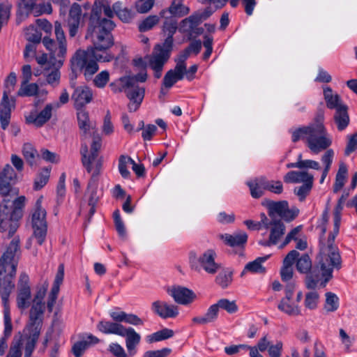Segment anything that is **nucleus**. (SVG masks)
<instances>
[{"mask_svg": "<svg viewBox=\"0 0 357 357\" xmlns=\"http://www.w3.org/2000/svg\"><path fill=\"white\" fill-rule=\"evenodd\" d=\"M98 11L94 10L86 38H91L93 47L87 50H78L70 59V85L75 87L78 73H82L86 81L93 79L99 69L97 61L109 62L114 56L107 50L113 45L112 31L115 24L109 20L100 21Z\"/></svg>", "mask_w": 357, "mask_h": 357, "instance_id": "obj_1", "label": "nucleus"}, {"mask_svg": "<svg viewBox=\"0 0 357 357\" xmlns=\"http://www.w3.org/2000/svg\"><path fill=\"white\" fill-rule=\"evenodd\" d=\"M328 220V213L324 212L321 222L317 226V229L320 231L319 252L317 257L319 270L314 277V287H325L333 278V269L341 268V256L338 248L334 244L338 234L330 232L327 238L325 236Z\"/></svg>", "mask_w": 357, "mask_h": 357, "instance_id": "obj_2", "label": "nucleus"}, {"mask_svg": "<svg viewBox=\"0 0 357 357\" xmlns=\"http://www.w3.org/2000/svg\"><path fill=\"white\" fill-rule=\"evenodd\" d=\"M20 255V238L14 237L0 258V293L3 307L15 287L14 278Z\"/></svg>", "mask_w": 357, "mask_h": 357, "instance_id": "obj_3", "label": "nucleus"}, {"mask_svg": "<svg viewBox=\"0 0 357 357\" xmlns=\"http://www.w3.org/2000/svg\"><path fill=\"white\" fill-rule=\"evenodd\" d=\"M54 33L56 41L48 36H45L42 42L45 48L50 52V63L55 68L46 75L47 82L52 86H56L60 80V71L59 70L64 62L67 54V41L64 31L59 22L54 23Z\"/></svg>", "mask_w": 357, "mask_h": 357, "instance_id": "obj_4", "label": "nucleus"}, {"mask_svg": "<svg viewBox=\"0 0 357 357\" xmlns=\"http://www.w3.org/2000/svg\"><path fill=\"white\" fill-rule=\"evenodd\" d=\"M97 328L105 334L125 337L129 356L132 357L137 354V347L140 342L141 336L133 328H127L121 324L112 323L109 321H100L97 325Z\"/></svg>", "mask_w": 357, "mask_h": 357, "instance_id": "obj_5", "label": "nucleus"}, {"mask_svg": "<svg viewBox=\"0 0 357 357\" xmlns=\"http://www.w3.org/2000/svg\"><path fill=\"white\" fill-rule=\"evenodd\" d=\"M16 84V75L15 73H10L6 80V88L0 103V123L1 128L5 130L8 128L10 118L11 111L15 107V99L11 98L9 99L8 93L10 91V87H13Z\"/></svg>", "mask_w": 357, "mask_h": 357, "instance_id": "obj_6", "label": "nucleus"}, {"mask_svg": "<svg viewBox=\"0 0 357 357\" xmlns=\"http://www.w3.org/2000/svg\"><path fill=\"white\" fill-rule=\"evenodd\" d=\"M43 197L37 199L35 204L34 211L32 213V227L33 229V236L36 238L37 243L41 245L45 240L47 234L46 211L42 207Z\"/></svg>", "mask_w": 357, "mask_h": 357, "instance_id": "obj_7", "label": "nucleus"}, {"mask_svg": "<svg viewBox=\"0 0 357 357\" xmlns=\"http://www.w3.org/2000/svg\"><path fill=\"white\" fill-rule=\"evenodd\" d=\"M215 253L212 250H208L202 256L197 257L195 251L189 252V263L190 268L199 272L201 268L210 274L215 273L220 268V265L215 261Z\"/></svg>", "mask_w": 357, "mask_h": 357, "instance_id": "obj_8", "label": "nucleus"}, {"mask_svg": "<svg viewBox=\"0 0 357 357\" xmlns=\"http://www.w3.org/2000/svg\"><path fill=\"white\" fill-rule=\"evenodd\" d=\"M43 323L29 321L24 330L26 344L24 357H31L40 334Z\"/></svg>", "mask_w": 357, "mask_h": 357, "instance_id": "obj_9", "label": "nucleus"}, {"mask_svg": "<svg viewBox=\"0 0 357 357\" xmlns=\"http://www.w3.org/2000/svg\"><path fill=\"white\" fill-rule=\"evenodd\" d=\"M101 148V139L99 137H94L91 145V153L88 155V146L85 140L82 141L80 154L82 156V163L86 168L88 173L93 169V161L98 157V153Z\"/></svg>", "mask_w": 357, "mask_h": 357, "instance_id": "obj_10", "label": "nucleus"}, {"mask_svg": "<svg viewBox=\"0 0 357 357\" xmlns=\"http://www.w3.org/2000/svg\"><path fill=\"white\" fill-rule=\"evenodd\" d=\"M17 182V175L13 167L7 164L0 171V195L7 196Z\"/></svg>", "mask_w": 357, "mask_h": 357, "instance_id": "obj_11", "label": "nucleus"}, {"mask_svg": "<svg viewBox=\"0 0 357 357\" xmlns=\"http://www.w3.org/2000/svg\"><path fill=\"white\" fill-rule=\"evenodd\" d=\"M25 197L20 196L11 202L10 199H3L0 204L1 213L5 215H10L11 219L18 220L22 217V209L24 205Z\"/></svg>", "mask_w": 357, "mask_h": 357, "instance_id": "obj_12", "label": "nucleus"}, {"mask_svg": "<svg viewBox=\"0 0 357 357\" xmlns=\"http://www.w3.org/2000/svg\"><path fill=\"white\" fill-rule=\"evenodd\" d=\"M48 288V284L45 283L36 292L34 298V304L33 305L29 314V321L43 323L41 316L44 312V304L43 300L46 294Z\"/></svg>", "mask_w": 357, "mask_h": 357, "instance_id": "obj_13", "label": "nucleus"}, {"mask_svg": "<svg viewBox=\"0 0 357 357\" xmlns=\"http://www.w3.org/2000/svg\"><path fill=\"white\" fill-rule=\"evenodd\" d=\"M332 144V138L324 125L314 128V153L327 149Z\"/></svg>", "mask_w": 357, "mask_h": 357, "instance_id": "obj_14", "label": "nucleus"}, {"mask_svg": "<svg viewBox=\"0 0 357 357\" xmlns=\"http://www.w3.org/2000/svg\"><path fill=\"white\" fill-rule=\"evenodd\" d=\"M270 234L268 240L260 241L259 244L270 247L278 244L280 238L285 233V225L281 220H272V224L269 226Z\"/></svg>", "mask_w": 357, "mask_h": 357, "instance_id": "obj_15", "label": "nucleus"}, {"mask_svg": "<svg viewBox=\"0 0 357 357\" xmlns=\"http://www.w3.org/2000/svg\"><path fill=\"white\" fill-rule=\"evenodd\" d=\"M151 310L162 319L174 318L178 314L176 305H169L167 302L159 300L152 303Z\"/></svg>", "mask_w": 357, "mask_h": 357, "instance_id": "obj_16", "label": "nucleus"}, {"mask_svg": "<svg viewBox=\"0 0 357 357\" xmlns=\"http://www.w3.org/2000/svg\"><path fill=\"white\" fill-rule=\"evenodd\" d=\"M52 109V104H47L38 114L31 112L26 116V123L27 124H33L36 127L40 128L51 119Z\"/></svg>", "mask_w": 357, "mask_h": 357, "instance_id": "obj_17", "label": "nucleus"}, {"mask_svg": "<svg viewBox=\"0 0 357 357\" xmlns=\"http://www.w3.org/2000/svg\"><path fill=\"white\" fill-rule=\"evenodd\" d=\"M168 294L173 297L176 303L181 305L190 304L196 298L195 294L192 290L181 286L174 287L168 290Z\"/></svg>", "mask_w": 357, "mask_h": 357, "instance_id": "obj_18", "label": "nucleus"}, {"mask_svg": "<svg viewBox=\"0 0 357 357\" xmlns=\"http://www.w3.org/2000/svg\"><path fill=\"white\" fill-rule=\"evenodd\" d=\"M93 93L91 89L86 86H80L75 89L72 94V99L75 102V106L77 109H82L84 106L92 100Z\"/></svg>", "mask_w": 357, "mask_h": 357, "instance_id": "obj_19", "label": "nucleus"}, {"mask_svg": "<svg viewBox=\"0 0 357 357\" xmlns=\"http://www.w3.org/2000/svg\"><path fill=\"white\" fill-rule=\"evenodd\" d=\"M297 271L303 274H307L305 279L306 287L309 289H312V275L310 273L312 267V262L307 254L302 255L296 261Z\"/></svg>", "mask_w": 357, "mask_h": 357, "instance_id": "obj_20", "label": "nucleus"}, {"mask_svg": "<svg viewBox=\"0 0 357 357\" xmlns=\"http://www.w3.org/2000/svg\"><path fill=\"white\" fill-rule=\"evenodd\" d=\"M189 12V8L183 4V0H173L167 9L160 11V15L161 17H165V15L169 14L173 17H181L188 15Z\"/></svg>", "mask_w": 357, "mask_h": 357, "instance_id": "obj_21", "label": "nucleus"}, {"mask_svg": "<svg viewBox=\"0 0 357 357\" xmlns=\"http://www.w3.org/2000/svg\"><path fill=\"white\" fill-rule=\"evenodd\" d=\"M347 105L337 108L333 114V121L338 131H344L350 123Z\"/></svg>", "mask_w": 357, "mask_h": 357, "instance_id": "obj_22", "label": "nucleus"}, {"mask_svg": "<svg viewBox=\"0 0 357 357\" xmlns=\"http://www.w3.org/2000/svg\"><path fill=\"white\" fill-rule=\"evenodd\" d=\"M323 95L326 107L329 109H335V111L337 108L347 105L342 102L340 96L337 93L333 94V89L330 86H323Z\"/></svg>", "mask_w": 357, "mask_h": 357, "instance_id": "obj_23", "label": "nucleus"}, {"mask_svg": "<svg viewBox=\"0 0 357 357\" xmlns=\"http://www.w3.org/2000/svg\"><path fill=\"white\" fill-rule=\"evenodd\" d=\"M291 139L293 142L303 140L307 142L308 148L312 151V127L299 128L291 132Z\"/></svg>", "mask_w": 357, "mask_h": 357, "instance_id": "obj_24", "label": "nucleus"}, {"mask_svg": "<svg viewBox=\"0 0 357 357\" xmlns=\"http://www.w3.org/2000/svg\"><path fill=\"white\" fill-rule=\"evenodd\" d=\"M225 243L231 247H243L248 241V235L244 231L233 234H225L220 236Z\"/></svg>", "mask_w": 357, "mask_h": 357, "instance_id": "obj_25", "label": "nucleus"}, {"mask_svg": "<svg viewBox=\"0 0 357 357\" xmlns=\"http://www.w3.org/2000/svg\"><path fill=\"white\" fill-rule=\"evenodd\" d=\"M284 181L287 183H299L312 181V176L305 170L290 171L284 176Z\"/></svg>", "mask_w": 357, "mask_h": 357, "instance_id": "obj_26", "label": "nucleus"}, {"mask_svg": "<svg viewBox=\"0 0 357 357\" xmlns=\"http://www.w3.org/2000/svg\"><path fill=\"white\" fill-rule=\"evenodd\" d=\"M218 312L217 306L215 304L211 305L204 315L193 317L192 321L199 325H206L213 323L218 317Z\"/></svg>", "mask_w": 357, "mask_h": 357, "instance_id": "obj_27", "label": "nucleus"}, {"mask_svg": "<svg viewBox=\"0 0 357 357\" xmlns=\"http://www.w3.org/2000/svg\"><path fill=\"white\" fill-rule=\"evenodd\" d=\"M78 127L81 130L80 139L81 141L86 139L87 133L92 128L89 120V113L84 109H80L77 113Z\"/></svg>", "mask_w": 357, "mask_h": 357, "instance_id": "obj_28", "label": "nucleus"}, {"mask_svg": "<svg viewBox=\"0 0 357 357\" xmlns=\"http://www.w3.org/2000/svg\"><path fill=\"white\" fill-rule=\"evenodd\" d=\"M123 88L130 102L142 104L145 95V88L139 85L123 86Z\"/></svg>", "mask_w": 357, "mask_h": 357, "instance_id": "obj_29", "label": "nucleus"}, {"mask_svg": "<svg viewBox=\"0 0 357 357\" xmlns=\"http://www.w3.org/2000/svg\"><path fill=\"white\" fill-rule=\"evenodd\" d=\"M36 1L37 0H22V4L17 13L16 22L17 24L27 18L31 12L35 14Z\"/></svg>", "mask_w": 357, "mask_h": 357, "instance_id": "obj_30", "label": "nucleus"}, {"mask_svg": "<svg viewBox=\"0 0 357 357\" xmlns=\"http://www.w3.org/2000/svg\"><path fill=\"white\" fill-rule=\"evenodd\" d=\"M270 256V255H268L264 257H259L254 261L248 263L242 271L241 276H243L248 271L253 273H264L266 268L262 266V264L269 259Z\"/></svg>", "mask_w": 357, "mask_h": 357, "instance_id": "obj_31", "label": "nucleus"}, {"mask_svg": "<svg viewBox=\"0 0 357 357\" xmlns=\"http://www.w3.org/2000/svg\"><path fill=\"white\" fill-rule=\"evenodd\" d=\"M288 206L287 201H278L275 202L272 200H268L266 202V207L268 210V215L272 220H276L275 218V215H278L281 217L284 210Z\"/></svg>", "mask_w": 357, "mask_h": 357, "instance_id": "obj_32", "label": "nucleus"}, {"mask_svg": "<svg viewBox=\"0 0 357 357\" xmlns=\"http://www.w3.org/2000/svg\"><path fill=\"white\" fill-rule=\"evenodd\" d=\"M264 177L261 176L250 180L246 183L250 188V195L255 199H258L264 195L265 188L262 185Z\"/></svg>", "mask_w": 357, "mask_h": 357, "instance_id": "obj_33", "label": "nucleus"}, {"mask_svg": "<svg viewBox=\"0 0 357 357\" xmlns=\"http://www.w3.org/2000/svg\"><path fill=\"white\" fill-rule=\"evenodd\" d=\"M97 10L98 11V16H99V20L100 21L102 22V20H109V21H111L114 23V22L112 20H111V18L113 17L114 16V11H113V9L110 7L109 4L108 3H101L100 6H96L95 8H93L92 10H91V16H90V18H89V26H90V24H91V16L93 15V13L94 10ZM89 26H88L89 28Z\"/></svg>", "mask_w": 357, "mask_h": 357, "instance_id": "obj_34", "label": "nucleus"}, {"mask_svg": "<svg viewBox=\"0 0 357 357\" xmlns=\"http://www.w3.org/2000/svg\"><path fill=\"white\" fill-rule=\"evenodd\" d=\"M199 24L197 17L192 14L180 22L178 31L181 33H188L189 39H191L192 30L195 29V26H198Z\"/></svg>", "mask_w": 357, "mask_h": 357, "instance_id": "obj_35", "label": "nucleus"}, {"mask_svg": "<svg viewBox=\"0 0 357 357\" xmlns=\"http://www.w3.org/2000/svg\"><path fill=\"white\" fill-rule=\"evenodd\" d=\"M291 299H288L287 297H284L278 305V308L289 314V315H298L300 314V309L298 305L293 302H291Z\"/></svg>", "mask_w": 357, "mask_h": 357, "instance_id": "obj_36", "label": "nucleus"}, {"mask_svg": "<svg viewBox=\"0 0 357 357\" xmlns=\"http://www.w3.org/2000/svg\"><path fill=\"white\" fill-rule=\"evenodd\" d=\"M22 153L31 167L36 165V160L40 158V155L32 144L29 143L24 144L22 148Z\"/></svg>", "mask_w": 357, "mask_h": 357, "instance_id": "obj_37", "label": "nucleus"}, {"mask_svg": "<svg viewBox=\"0 0 357 357\" xmlns=\"http://www.w3.org/2000/svg\"><path fill=\"white\" fill-rule=\"evenodd\" d=\"M6 218H1L0 220V231L4 232L8 231L7 238L12 237L15 233L18 225L17 222H13V220H15V219H11L10 215H5Z\"/></svg>", "mask_w": 357, "mask_h": 357, "instance_id": "obj_38", "label": "nucleus"}, {"mask_svg": "<svg viewBox=\"0 0 357 357\" xmlns=\"http://www.w3.org/2000/svg\"><path fill=\"white\" fill-rule=\"evenodd\" d=\"M347 174V168L344 164H341L335 176V181L333 185V192L337 193L344 185L345 180Z\"/></svg>", "mask_w": 357, "mask_h": 357, "instance_id": "obj_39", "label": "nucleus"}, {"mask_svg": "<svg viewBox=\"0 0 357 357\" xmlns=\"http://www.w3.org/2000/svg\"><path fill=\"white\" fill-rule=\"evenodd\" d=\"M169 58L167 53L163 54L158 50L149 59V66L151 68H163Z\"/></svg>", "mask_w": 357, "mask_h": 357, "instance_id": "obj_40", "label": "nucleus"}, {"mask_svg": "<svg viewBox=\"0 0 357 357\" xmlns=\"http://www.w3.org/2000/svg\"><path fill=\"white\" fill-rule=\"evenodd\" d=\"M334 156V151L332 149H328L321 158V162L324 166L322 170L321 176L319 181L320 183H323L331 166L333 158Z\"/></svg>", "mask_w": 357, "mask_h": 357, "instance_id": "obj_41", "label": "nucleus"}, {"mask_svg": "<svg viewBox=\"0 0 357 357\" xmlns=\"http://www.w3.org/2000/svg\"><path fill=\"white\" fill-rule=\"evenodd\" d=\"M147 79V73L144 70L138 74L133 76H128L120 78V82L123 86L139 85L138 82H144Z\"/></svg>", "mask_w": 357, "mask_h": 357, "instance_id": "obj_42", "label": "nucleus"}, {"mask_svg": "<svg viewBox=\"0 0 357 357\" xmlns=\"http://www.w3.org/2000/svg\"><path fill=\"white\" fill-rule=\"evenodd\" d=\"M233 272L229 269L222 271L215 278V282L221 288L226 289L232 282Z\"/></svg>", "mask_w": 357, "mask_h": 357, "instance_id": "obj_43", "label": "nucleus"}, {"mask_svg": "<svg viewBox=\"0 0 357 357\" xmlns=\"http://www.w3.org/2000/svg\"><path fill=\"white\" fill-rule=\"evenodd\" d=\"M31 290L29 286H23L17 295V306L20 309L26 308L29 305Z\"/></svg>", "mask_w": 357, "mask_h": 357, "instance_id": "obj_44", "label": "nucleus"}, {"mask_svg": "<svg viewBox=\"0 0 357 357\" xmlns=\"http://www.w3.org/2000/svg\"><path fill=\"white\" fill-rule=\"evenodd\" d=\"M38 85L36 83H24L22 82L21 87L17 91V95L21 97H30L38 94Z\"/></svg>", "mask_w": 357, "mask_h": 357, "instance_id": "obj_45", "label": "nucleus"}, {"mask_svg": "<svg viewBox=\"0 0 357 357\" xmlns=\"http://www.w3.org/2000/svg\"><path fill=\"white\" fill-rule=\"evenodd\" d=\"M262 185L266 190L276 195H280L283 192V185L280 181L268 180L264 177Z\"/></svg>", "mask_w": 357, "mask_h": 357, "instance_id": "obj_46", "label": "nucleus"}, {"mask_svg": "<svg viewBox=\"0 0 357 357\" xmlns=\"http://www.w3.org/2000/svg\"><path fill=\"white\" fill-rule=\"evenodd\" d=\"M174 335V331L169 328H164L155 332L147 337L148 341L151 343L159 342L172 337Z\"/></svg>", "mask_w": 357, "mask_h": 357, "instance_id": "obj_47", "label": "nucleus"}, {"mask_svg": "<svg viewBox=\"0 0 357 357\" xmlns=\"http://www.w3.org/2000/svg\"><path fill=\"white\" fill-rule=\"evenodd\" d=\"M132 162H133V160L129 156L121 155L119 157L118 168H119V173L123 178H129V176L130 175V172L128 169L127 167H128V165L129 163L131 164Z\"/></svg>", "mask_w": 357, "mask_h": 357, "instance_id": "obj_48", "label": "nucleus"}, {"mask_svg": "<svg viewBox=\"0 0 357 357\" xmlns=\"http://www.w3.org/2000/svg\"><path fill=\"white\" fill-rule=\"evenodd\" d=\"M339 307V298L336 294L332 292L326 294V303L324 308L327 312H335Z\"/></svg>", "mask_w": 357, "mask_h": 357, "instance_id": "obj_49", "label": "nucleus"}, {"mask_svg": "<svg viewBox=\"0 0 357 357\" xmlns=\"http://www.w3.org/2000/svg\"><path fill=\"white\" fill-rule=\"evenodd\" d=\"M215 305L219 311L220 308L226 310L229 314H233L237 312L238 306L234 301H229L227 298L220 299Z\"/></svg>", "mask_w": 357, "mask_h": 357, "instance_id": "obj_50", "label": "nucleus"}, {"mask_svg": "<svg viewBox=\"0 0 357 357\" xmlns=\"http://www.w3.org/2000/svg\"><path fill=\"white\" fill-rule=\"evenodd\" d=\"M50 169L48 168L43 169L38 174L34 181V189L38 190L43 188L48 182L50 178Z\"/></svg>", "mask_w": 357, "mask_h": 357, "instance_id": "obj_51", "label": "nucleus"}, {"mask_svg": "<svg viewBox=\"0 0 357 357\" xmlns=\"http://www.w3.org/2000/svg\"><path fill=\"white\" fill-rule=\"evenodd\" d=\"M159 22V17L157 15H149L142 21L139 24L140 32H145L151 30Z\"/></svg>", "mask_w": 357, "mask_h": 357, "instance_id": "obj_52", "label": "nucleus"}, {"mask_svg": "<svg viewBox=\"0 0 357 357\" xmlns=\"http://www.w3.org/2000/svg\"><path fill=\"white\" fill-rule=\"evenodd\" d=\"M344 204L337 202L333 211V231L335 234H338L340 230V222L342 218V211Z\"/></svg>", "mask_w": 357, "mask_h": 357, "instance_id": "obj_53", "label": "nucleus"}, {"mask_svg": "<svg viewBox=\"0 0 357 357\" xmlns=\"http://www.w3.org/2000/svg\"><path fill=\"white\" fill-rule=\"evenodd\" d=\"M164 18H165V21L163 24V31L167 32L168 36H174L178 29L177 21L174 17H169L167 15Z\"/></svg>", "mask_w": 357, "mask_h": 357, "instance_id": "obj_54", "label": "nucleus"}, {"mask_svg": "<svg viewBox=\"0 0 357 357\" xmlns=\"http://www.w3.org/2000/svg\"><path fill=\"white\" fill-rule=\"evenodd\" d=\"M87 192L89 193V205H96L99 197L97 195V184L96 180H90L87 186Z\"/></svg>", "mask_w": 357, "mask_h": 357, "instance_id": "obj_55", "label": "nucleus"}, {"mask_svg": "<svg viewBox=\"0 0 357 357\" xmlns=\"http://www.w3.org/2000/svg\"><path fill=\"white\" fill-rule=\"evenodd\" d=\"M312 187V181L303 183V184L299 187L294 188V193L298 197L300 201H303L306 196L310 193Z\"/></svg>", "mask_w": 357, "mask_h": 357, "instance_id": "obj_56", "label": "nucleus"}, {"mask_svg": "<svg viewBox=\"0 0 357 357\" xmlns=\"http://www.w3.org/2000/svg\"><path fill=\"white\" fill-rule=\"evenodd\" d=\"M109 79V74L107 70H102L96 75L93 82L94 85L100 89L104 88Z\"/></svg>", "mask_w": 357, "mask_h": 357, "instance_id": "obj_57", "label": "nucleus"}, {"mask_svg": "<svg viewBox=\"0 0 357 357\" xmlns=\"http://www.w3.org/2000/svg\"><path fill=\"white\" fill-rule=\"evenodd\" d=\"M82 15V8L81 6L77 3H74L69 10V19L68 22H75V23H80Z\"/></svg>", "mask_w": 357, "mask_h": 357, "instance_id": "obj_58", "label": "nucleus"}, {"mask_svg": "<svg viewBox=\"0 0 357 357\" xmlns=\"http://www.w3.org/2000/svg\"><path fill=\"white\" fill-rule=\"evenodd\" d=\"M113 218L114 225L116 227V229L118 231L119 234L121 237L126 236V228L124 223L121 218V214L119 210L116 209L113 213Z\"/></svg>", "mask_w": 357, "mask_h": 357, "instance_id": "obj_59", "label": "nucleus"}, {"mask_svg": "<svg viewBox=\"0 0 357 357\" xmlns=\"http://www.w3.org/2000/svg\"><path fill=\"white\" fill-rule=\"evenodd\" d=\"M22 337L12 342L6 357H22Z\"/></svg>", "mask_w": 357, "mask_h": 357, "instance_id": "obj_60", "label": "nucleus"}, {"mask_svg": "<svg viewBox=\"0 0 357 357\" xmlns=\"http://www.w3.org/2000/svg\"><path fill=\"white\" fill-rule=\"evenodd\" d=\"M26 40L33 43H40L42 40V34L34 26H30L26 32Z\"/></svg>", "mask_w": 357, "mask_h": 357, "instance_id": "obj_61", "label": "nucleus"}, {"mask_svg": "<svg viewBox=\"0 0 357 357\" xmlns=\"http://www.w3.org/2000/svg\"><path fill=\"white\" fill-rule=\"evenodd\" d=\"M302 229V226L299 225L291 229L286 236L284 241L280 245V248H283L287 245L291 241H297L298 235Z\"/></svg>", "mask_w": 357, "mask_h": 357, "instance_id": "obj_62", "label": "nucleus"}, {"mask_svg": "<svg viewBox=\"0 0 357 357\" xmlns=\"http://www.w3.org/2000/svg\"><path fill=\"white\" fill-rule=\"evenodd\" d=\"M154 2V0H138L135 4L136 9L139 13H148L153 8Z\"/></svg>", "mask_w": 357, "mask_h": 357, "instance_id": "obj_63", "label": "nucleus"}, {"mask_svg": "<svg viewBox=\"0 0 357 357\" xmlns=\"http://www.w3.org/2000/svg\"><path fill=\"white\" fill-rule=\"evenodd\" d=\"M108 351L112 354L115 357H128V353L126 354L125 349L122 346L118 343H111L109 345Z\"/></svg>", "mask_w": 357, "mask_h": 357, "instance_id": "obj_64", "label": "nucleus"}]
</instances>
